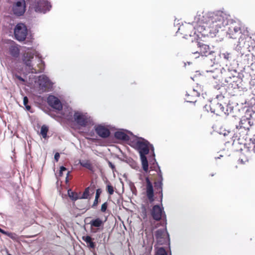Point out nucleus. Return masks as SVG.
<instances>
[{
	"label": "nucleus",
	"mask_w": 255,
	"mask_h": 255,
	"mask_svg": "<svg viewBox=\"0 0 255 255\" xmlns=\"http://www.w3.org/2000/svg\"><path fill=\"white\" fill-rule=\"evenodd\" d=\"M195 28L203 36L213 37L220 29L226 27V33L231 38L235 39L241 33L240 21L222 11L198 12L194 17Z\"/></svg>",
	"instance_id": "f257e3e1"
},
{
	"label": "nucleus",
	"mask_w": 255,
	"mask_h": 255,
	"mask_svg": "<svg viewBox=\"0 0 255 255\" xmlns=\"http://www.w3.org/2000/svg\"><path fill=\"white\" fill-rule=\"evenodd\" d=\"M149 142L141 137H136L134 139L130 140V145L139 154L143 170L147 172L148 170V164L146 155L149 153Z\"/></svg>",
	"instance_id": "f03ea898"
},
{
	"label": "nucleus",
	"mask_w": 255,
	"mask_h": 255,
	"mask_svg": "<svg viewBox=\"0 0 255 255\" xmlns=\"http://www.w3.org/2000/svg\"><path fill=\"white\" fill-rule=\"evenodd\" d=\"M193 22L191 24H188L186 26V28L189 30L194 28V31L191 32L189 34H185L184 36V37L186 39H188L189 37L190 40H191L192 43H195L197 46L198 50L193 52V54H199L202 56H207L209 55H211L214 52L210 49L209 46L199 41V35L197 34L196 31L198 33L199 32L196 28H195ZM199 33H200L199 32Z\"/></svg>",
	"instance_id": "7ed1b4c3"
},
{
	"label": "nucleus",
	"mask_w": 255,
	"mask_h": 255,
	"mask_svg": "<svg viewBox=\"0 0 255 255\" xmlns=\"http://www.w3.org/2000/svg\"><path fill=\"white\" fill-rule=\"evenodd\" d=\"M220 56L226 62V66L228 67V70L229 72L237 73L239 64L238 61L236 60L237 54L235 51H223L220 52Z\"/></svg>",
	"instance_id": "20e7f679"
},
{
	"label": "nucleus",
	"mask_w": 255,
	"mask_h": 255,
	"mask_svg": "<svg viewBox=\"0 0 255 255\" xmlns=\"http://www.w3.org/2000/svg\"><path fill=\"white\" fill-rule=\"evenodd\" d=\"M254 120H255V111L252 109H248L245 115L241 119L239 124L236 126V128L249 130L250 127L254 124Z\"/></svg>",
	"instance_id": "39448f33"
},
{
	"label": "nucleus",
	"mask_w": 255,
	"mask_h": 255,
	"mask_svg": "<svg viewBox=\"0 0 255 255\" xmlns=\"http://www.w3.org/2000/svg\"><path fill=\"white\" fill-rule=\"evenodd\" d=\"M249 32L246 31L242 33L236 45L238 50H240L243 47L249 48L251 46L255 45V33L249 34Z\"/></svg>",
	"instance_id": "423d86ee"
},
{
	"label": "nucleus",
	"mask_w": 255,
	"mask_h": 255,
	"mask_svg": "<svg viewBox=\"0 0 255 255\" xmlns=\"http://www.w3.org/2000/svg\"><path fill=\"white\" fill-rule=\"evenodd\" d=\"M248 50L247 47H243L240 50H238L236 48V46L235 47V50L238 52L237 54V58L238 62H241L245 66H249L251 65L252 67L255 66V63L254 62V59L253 58V56L250 52L246 53L245 50Z\"/></svg>",
	"instance_id": "0eeeda50"
},
{
	"label": "nucleus",
	"mask_w": 255,
	"mask_h": 255,
	"mask_svg": "<svg viewBox=\"0 0 255 255\" xmlns=\"http://www.w3.org/2000/svg\"><path fill=\"white\" fill-rule=\"evenodd\" d=\"M74 121L78 126L86 127L93 125V121L87 113L80 111H75L73 115Z\"/></svg>",
	"instance_id": "6e6552de"
},
{
	"label": "nucleus",
	"mask_w": 255,
	"mask_h": 255,
	"mask_svg": "<svg viewBox=\"0 0 255 255\" xmlns=\"http://www.w3.org/2000/svg\"><path fill=\"white\" fill-rule=\"evenodd\" d=\"M31 7L37 13H45L50 10L51 5L47 0H30Z\"/></svg>",
	"instance_id": "1a4fd4ad"
},
{
	"label": "nucleus",
	"mask_w": 255,
	"mask_h": 255,
	"mask_svg": "<svg viewBox=\"0 0 255 255\" xmlns=\"http://www.w3.org/2000/svg\"><path fill=\"white\" fill-rule=\"evenodd\" d=\"M34 58V54L31 52H25L22 56V62L24 65V68L28 73H37V71L33 68L32 63Z\"/></svg>",
	"instance_id": "9d476101"
},
{
	"label": "nucleus",
	"mask_w": 255,
	"mask_h": 255,
	"mask_svg": "<svg viewBox=\"0 0 255 255\" xmlns=\"http://www.w3.org/2000/svg\"><path fill=\"white\" fill-rule=\"evenodd\" d=\"M154 236L159 244H170L169 235L167 230L166 225H165L164 228L156 231Z\"/></svg>",
	"instance_id": "9b49d317"
},
{
	"label": "nucleus",
	"mask_w": 255,
	"mask_h": 255,
	"mask_svg": "<svg viewBox=\"0 0 255 255\" xmlns=\"http://www.w3.org/2000/svg\"><path fill=\"white\" fill-rule=\"evenodd\" d=\"M151 214L153 219L155 221H158L163 218L164 224L167 225L166 216L162 207V202L161 203V206L158 205L153 206Z\"/></svg>",
	"instance_id": "f8f14e48"
},
{
	"label": "nucleus",
	"mask_w": 255,
	"mask_h": 255,
	"mask_svg": "<svg viewBox=\"0 0 255 255\" xmlns=\"http://www.w3.org/2000/svg\"><path fill=\"white\" fill-rule=\"evenodd\" d=\"M15 39L19 41H24L27 34V29L26 25L22 23L16 24L14 29Z\"/></svg>",
	"instance_id": "ddd939ff"
},
{
	"label": "nucleus",
	"mask_w": 255,
	"mask_h": 255,
	"mask_svg": "<svg viewBox=\"0 0 255 255\" xmlns=\"http://www.w3.org/2000/svg\"><path fill=\"white\" fill-rule=\"evenodd\" d=\"M13 14L16 16L23 15L26 11V3L25 0H16L12 6Z\"/></svg>",
	"instance_id": "4468645a"
},
{
	"label": "nucleus",
	"mask_w": 255,
	"mask_h": 255,
	"mask_svg": "<svg viewBox=\"0 0 255 255\" xmlns=\"http://www.w3.org/2000/svg\"><path fill=\"white\" fill-rule=\"evenodd\" d=\"M47 103L52 108L58 111L62 109V105L60 100L53 95H49L47 98Z\"/></svg>",
	"instance_id": "2eb2a0df"
},
{
	"label": "nucleus",
	"mask_w": 255,
	"mask_h": 255,
	"mask_svg": "<svg viewBox=\"0 0 255 255\" xmlns=\"http://www.w3.org/2000/svg\"><path fill=\"white\" fill-rule=\"evenodd\" d=\"M146 183V196L150 203L154 201V190L152 183L149 180V178L147 177L145 178Z\"/></svg>",
	"instance_id": "dca6fc26"
},
{
	"label": "nucleus",
	"mask_w": 255,
	"mask_h": 255,
	"mask_svg": "<svg viewBox=\"0 0 255 255\" xmlns=\"http://www.w3.org/2000/svg\"><path fill=\"white\" fill-rule=\"evenodd\" d=\"M95 130L97 134L102 138H107L110 135V130L102 125L95 126Z\"/></svg>",
	"instance_id": "f3484780"
},
{
	"label": "nucleus",
	"mask_w": 255,
	"mask_h": 255,
	"mask_svg": "<svg viewBox=\"0 0 255 255\" xmlns=\"http://www.w3.org/2000/svg\"><path fill=\"white\" fill-rule=\"evenodd\" d=\"M217 101H214L213 103L214 108L213 111H212V113H214L216 114L217 115H220L222 114H225V103H222L221 102L222 101L217 100Z\"/></svg>",
	"instance_id": "a211bd4d"
},
{
	"label": "nucleus",
	"mask_w": 255,
	"mask_h": 255,
	"mask_svg": "<svg viewBox=\"0 0 255 255\" xmlns=\"http://www.w3.org/2000/svg\"><path fill=\"white\" fill-rule=\"evenodd\" d=\"M8 51L12 57L17 58L19 56L20 50L18 45L13 41H11L8 47Z\"/></svg>",
	"instance_id": "6ab92c4d"
},
{
	"label": "nucleus",
	"mask_w": 255,
	"mask_h": 255,
	"mask_svg": "<svg viewBox=\"0 0 255 255\" xmlns=\"http://www.w3.org/2000/svg\"><path fill=\"white\" fill-rule=\"evenodd\" d=\"M225 82L229 83L231 87L233 89H239L241 87L240 85L241 84L240 80L239 79L235 76H233V78L229 76L225 79Z\"/></svg>",
	"instance_id": "aec40b11"
},
{
	"label": "nucleus",
	"mask_w": 255,
	"mask_h": 255,
	"mask_svg": "<svg viewBox=\"0 0 255 255\" xmlns=\"http://www.w3.org/2000/svg\"><path fill=\"white\" fill-rule=\"evenodd\" d=\"M39 85L42 87L50 88L52 87L53 83L46 75H42L39 77Z\"/></svg>",
	"instance_id": "412c9836"
},
{
	"label": "nucleus",
	"mask_w": 255,
	"mask_h": 255,
	"mask_svg": "<svg viewBox=\"0 0 255 255\" xmlns=\"http://www.w3.org/2000/svg\"><path fill=\"white\" fill-rule=\"evenodd\" d=\"M104 222L99 218H97L96 219L92 220L89 224L91 225V230L93 233H96L97 231L95 230H93V227H96L98 228V229H100L101 227H103L104 226Z\"/></svg>",
	"instance_id": "4be33fe9"
},
{
	"label": "nucleus",
	"mask_w": 255,
	"mask_h": 255,
	"mask_svg": "<svg viewBox=\"0 0 255 255\" xmlns=\"http://www.w3.org/2000/svg\"><path fill=\"white\" fill-rule=\"evenodd\" d=\"M154 186L156 194L159 196L160 202H162L163 199V181H156L154 182Z\"/></svg>",
	"instance_id": "5701e85b"
},
{
	"label": "nucleus",
	"mask_w": 255,
	"mask_h": 255,
	"mask_svg": "<svg viewBox=\"0 0 255 255\" xmlns=\"http://www.w3.org/2000/svg\"><path fill=\"white\" fill-rule=\"evenodd\" d=\"M115 137L116 138L123 141H128L129 137L124 131L120 130L115 132Z\"/></svg>",
	"instance_id": "b1692460"
},
{
	"label": "nucleus",
	"mask_w": 255,
	"mask_h": 255,
	"mask_svg": "<svg viewBox=\"0 0 255 255\" xmlns=\"http://www.w3.org/2000/svg\"><path fill=\"white\" fill-rule=\"evenodd\" d=\"M215 88L217 90H219L220 94H217L216 96V99L219 101H222L224 100L225 97L223 94V92H225V88L221 85L217 84L214 86Z\"/></svg>",
	"instance_id": "393cba45"
},
{
	"label": "nucleus",
	"mask_w": 255,
	"mask_h": 255,
	"mask_svg": "<svg viewBox=\"0 0 255 255\" xmlns=\"http://www.w3.org/2000/svg\"><path fill=\"white\" fill-rule=\"evenodd\" d=\"M82 240L86 242L88 248L91 249H94L95 248L96 244L93 241L94 239L91 237L89 236H83Z\"/></svg>",
	"instance_id": "a878e982"
},
{
	"label": "nucleus",
	"mask_w": 255,
	"mask_h": 255,
	"mask_svg": "<svg viewBox=\"0 0 255 255\" xmlns=\"http://www.w3.org/2000/svg\"><path fill=\"white\" fill-rule=\"evenodd\" d=\"M68 195L69 198L73 201H75L78 199H80L77 193L73 191L71 189L68 190Z\"/></svg>",
	"instance_id": "bb28decb"
},
{
	"label": "nucleus",
	"mask_w": 255,
	"mask_h": 255,
	"mask_svg": "<svg viewBox=\"0 0 255 255\" xmlns=\"http://www.w3.org/2000/svg\"><path fill=\"white\" fill-rule=\"evenodd\" d=\"M154 164H155V165L156 166V169H155L154 170L156 171L157 175H158V179L157 181H163V178L162 176V173L160 170V167L158 165V164L156 161V162H154Z\"/></svg>",
	"instance_id": "cd10ccee"
},
{
	"label": "nucleus",
	"mask_w": 255,
	"mask_h": 255,
	"mask_svg": "<svg viewBox=\"0 0 255 255\" xmlns=\"http://www.w3.org/2000/svg\"><path fill=\"white\" fill-rule=\"evenodd\" d=\"M225 115H228L233 112L234 108L230 104H226L225 103Z\"/></svg>",
	"instance_id": "c85d7f7f"
},
{
	"label": "nucleus",
	"mask_w": 255,
	"mask_h": 255,
	"mask_svg": "<svg viewBox=\"0 0 255 255\" xmlns=\"http://www.w3.org/2000/svg\"><path fill=\"white\" fill-rule=\"evenodd\" d=\"M48 131V128L45 125H43L41 127L40 133L43 138H45L47 137V132Z\"/></svg>",
	"instance_id": "c756f323"
},
{
	"label": "nucleus",
	"mask_w": 255,
	"mask_h": 255,
	"mask_svg": "<svg viewBox=\"0 0 255 255\" xmlns=\"http://www.w3.org/2000/svg\"><path fill=\"white\" fill-rule=\"evenodd\" d=\"M206 72L207 73L211 72L212 73H214V74L212 76L213 79H217L218 77V74L219 73V69L215 68L213 70H206Z\"/></svg>",
	"instance_id": "7c9ffc66"
},
{
	"label": "nucleus",
	"mask_w": 255,
	"mask_h": 255,
	"mask_svg": "<svg viewBox=\"0 0 255 255\" xmlns=\"http://www.w3.org/2000/svg\"><path fill=\"white\" fill-rule=\"evenodd\" d=\"M81 165L89 170H92V165L89 161H83L82 162H80Z\"/></svg>",
	"instance_id": "2f4dec72"
},
{
	"label": "nucleus",
	"mask_w": 255,
	"mask_h": 255,
	"mask_svg": "<svg viewBox=\"0 0 255 255\" xmlns=\"http://www.w3.org/2000/svg\"><path fill=\"white\" fill-rule=\"evenodd\" d=\"M89 190H90V187H87L85 189V190H84V191L82 196L80 197V199H88V197L89 196Z\"/></svg>",
	"instance_id": "473e14b6"
},
{
	"label": "nucleus",
	"mask_w": 255,
	"mask_h": 255,
	"mask_svg": "<svg viewBox=\"0 0 255 255\" xmlns=\"http://www.w3.org/2000/svg\"><path fill=\"white\" fill-rule=\"evenodd\" d=\"M155 255H167V253L163 247H160L157 250Z\"/></svg>",
	"instance_id": "72a5a7b5"
},
{
	"label": "nucleus",
	"mask_w": 255,
	"mask_h": 255,
	"mask_svg": "<svg viewBox=\"0 0 255 255\" xmlns=\"http://www.w3.org/2000/svg\"><path fill=\"white\" fill-rule=\"evenodd\" d=\"M220 134H223L225 137L230 136L232 138H234V137L233 136V133L229 130H223L220 132Z\"/></svg>",
	"instance_id": "f704fd0d"
},
{
	"label": "nucleus",
	"mask_w": 255,
	"mask_h": 255,
	"mask_svg": "<svg viewBox=\"0 0 255 255\" xmlns=\"http://www.w3.org/2000/svg\"><path fill=\"white\" fill-rule=\"evenodd\" d=\"M149 150H151V151L152 153V155H153V160H151L150 162H153V164L154 165V162H156V159L155 158V155L154 153V148L153 145L152 144H150V143H149Z\"/></svg>",
	"instance_id": "c9c22d12"
},
{
	"label": "nucleus",
	"mask_w": 255,
	"mask_h": 255,
	"mask_svg": "<svg viewBox=\"0 0 255 255\" xmlns=\"http://www.w3.org/2000/svg\"><path fill=\"white\" fill-rule=\"evenodd\" d=\"M248 48V52H250L253 56V58L254 59V62L255 63V45L251 46Z\"/></svg>",
	"instance_id": "e433bc0d"
},
{
	"label": "nucleus",
	"mask_w": 255,
	"mask_h": 255,
	"mask_svg": "<svg viewBox=\"0 0 255 255\" xmlns=\"http://www.w3.org/2000/svg\"><path fill=\"white\" fill-rule=\"evenodd\" d=\"M186 96L187 97L186 102L188 103H195L196 102V97H192V94L190 95L188 92L186 93Z\"/></svg>",
	"instance_id": "4c0bfd02"
},
{
	"label": "nucleus",
	"mask_w": 255,
	"mask_h": 255,
	"mask_svg": "<svg viewBox=\"0 0 255 255\" xmlns=\"http://www.w3.org/2000/svg\"><path fill=\"white\" fill-rule=\"evenodd\" d=\"M214 105H213V103L212 104V105H206L204 106V109L205 111L209 112V111L211 112V113H212V111H213V108H214Z\"/></svg>",
	"instance_id": "58836bf2"
},
{
	"label": "nucleus",
	"mask_w": 255,
	"mask_h": 255,
	"mask_svg": "<svg viewBox=\"0 0 255 255\" xmlns=\"http://www.w3.org/2000/svg\"><path fill=\"white\" fill-rule=\"evenodd\" d=\"M13 240H16L17 239V236L16 234L13 233L8 232L7 236Z\"/></svg>",
	"instance_id": "ea45409f"
},
{
	"label": "nucleus",
	"mask_w": 255,
	"mask_h": 255,
	"mask_svg": "<svg viewBox=\"0 0 255 255\" xmlns=\"http://www.w3.org/2000/svg\"><path fill=\"white\" fill-rule=\"evenodd\" d=\"M250 84L252 86L251 87L252 93L254 96H255V79L254 81H251Z\"/></svg>",
	"instance_id": "a19ab883"
},
{
	"label": "nucleus",
	"mask_w": 255,
	"mask_h": 255,
	"mask_svg": "<svg viewBox=\"0 0 255 255\" xmlns=\"http://www.w3.org/2000/svg\"><path fill=\"white\" fill-rule=\"evenodd\" d=\"M107 190L108 193L110 195H112L114 193V190L113 187L111 185H107Z\"/></svg>",
	"instance_id": "79ce46f5"
},
{
	"label": "nucleus",
	"mask_w": 255,
	"mask_h": 255,
	"mask_svg": "<svg viewBox=\"0 0 255 255\" xmlns=\"http://www.w3.org/2000/svg\"><path fill=\"white\" fill-rule=\"evenodd\" d=\"M108 207V203L107 202H105L102 205L101 211L102 212H105L107 210Z\"/></svg>",
	"instance_id": "37998d69"
},
{
	"label": "nucleus",
	"mask_w": 255,
	"mask_h": 255,
	"mask_svg": "<svg viewBox=\"0 0 255 255\" xmlns=\"http://www.w3.org/2000/svg\"><path fill=\"white\" fill-rule=\"evenodd\" d=\"M191 94H192V97H199L200 96V93L199 92H198L195 89H193Z\"/></svg>",
	"instance_id": "c03bdc74"
},
{
	"label": "nucleus",
	"mask_w": 255,
	"mask_h": 255,
	"mask_svg": "<svg viewBox=\"0 0 255 255\" xmlns=\"http://www.w3.org/2000/svg\"><path fill=\"white\" fill-rule=\"evenodd\" d=\"M98 202H99V198H95L94 203H93V205H92L91 207L92 208H95L97 206Z\"/></svg>",
	"instance_id": "a18cd8bd"
},
{
	"label": "nucleus",
	"mask_w": 255,
	"mask_h": 255,
	"mask_svg": "<svg viewBox=\"0 0 255 255\" xmlns=\"http://www.w3.org/2000/svg\"><path fill=\"white\" fill-rule=\"evenodd\" d=\"M101 193H102L101 189H97L96 190L95 198H99L100 196Z\"/></svg>",
	"instance_id": "49530a36"
},
{
	"label": "nucleus",
	"mask_w": 255,
	"mask_h": 255,
	"mask_svg": "<svg viewBox=\"0 0 255 255\" xmlns=\"http://www.w3.org/2000/svg\"><path fill=\"white\" fill-rule=\"evenodd\" d=\"M15 77L18 80L21 81V82H24L25 81V80L24 79V78H23L22 77H21L20 76L17 75V74H15Z\"/></svg>",
	"instance_id": "de8ad7c7"
},
{
	"label": "nucleus",
	"mask_w": 255,
	"mask_h": 255,
	"mask_svg": "<svg viewBox=\"0 0 255 255\" xmlns=\"http://www.w3.org/2000/svg\"><path fill=\"white\" fill-rule=\"evenodd\" d=\"M60 157V154L59 153L57 152L54 155V159L56 161H58Z\"/></svg>",
	"instance_id": "09e8293b"
},
{
	"label": "nucleus",
	"mask_w": 255,
	"mask_h": 255,
	"mask_svg": "<svg viewBox=\"0 0 255 255\" xmlns=\"http://www.w3.org/2000/svg\"><path fill=\"white\" fill-rule=\"evenodd\" d=\"M28 99L27 97H24L23 98V104L24 106H26V105H28Z\"/></svg>",
	"instance_id": "8fccbe9b"
},
{
	"label": "nucleus",
	"mask_w": 255,
	"mask_h": 255,
	"mask_svg": "<svg viewBox=\"0 0 255 255\" xmlns=\"http://www.w3.org/2000/svg\"><path fill=\"white\" fill-rule=\"evenodd\" d=\"M108 164L109 166L112 168V169L114 171V170L115 169V166L114 164H113L111 162L109 161Z\"/></svg>",
	"instance_id": "3c124183"
},
{
	"label": "nucleus",
	"mask_w": 255,
	"mask_h": 255,
	"mask_svg": "<svg viewBox=\"0 0 255 255\" xmlns=\"http://www.w3.org/2000/svg\"><path fill=\"white\" fill-rule=\"evenodd\" d=\"M0 232L1 233H2V234L5 235L6 236H7L8 233V232L5 231L3 229H1L0 228Z\"/></svg>",
	"instance_id": "603ef678"
},
{
	"label": "nucleus",
	"mask_w": 255,
	"mask_h": 255,
	"mask_svg": "<svg viewBox=\"0 0 255 255\" xmlns=\"http://www.w3.org/2000/svg\"><path fill=\"white\" fill-rule=\"evenodd\" d=\"M60 171L63 172L64 171L67 170V168L65 167L62 166L60 168Z\"/></svg>",
	"instance_id": "864d4df0"
},
{
	"label": "nucleus",
	"mask_w": 255,
	"mask_h": 255,
	"mask_svg": "<svg viewBox=\"0 0 255 255\" xmlns=\"http://www.w3.org/2000/svg\"><path fill=\"white\" fill-rule=\"evenodd\" d=\"M70 172V171H68V172L67 173V176H66V182H68V176L69 175Z\"/></svg>",
	"instance_id": "5fc2aeb1"
},
{
	"label": "nucleus",
	"mask_w": 255,
	"mask_h": 255,
	"mask_svg": "<svg viewBox=\"0 0 255 255\" xmlns=\"http://www.w3.org/2000/svg\"><path fill=\"white\" fill-rule=\"evenodd\" d=\"M25 107L26 109L28 111H29L31 109V107L28 105H26V106H25Z\"/></svg>",
	"instance_id": "6e6d98bb"
},
{
	"label": "nucleus",
	"mask_w": 255,
	"mask_h": 255,
	"mask_svg": "<svg viewBox=\"0 0 255 255\" xmlns=\"http://www.w3.org/2000/svg\"><path fill=\"white\" fill-rule=\"evenodd\" d=\"M63 175V172L62 171H60V170L59 171V176H62Z\"/></svg>",
	"instance_id": "4d7b16f0"
},
{
	"label": "nucleus",
	"mask_w": 255,
	"mask_h": 255,
	"mask_svg": "<svg viewBox=\"0 0 255 255\" xmlns=\"http://www.w3.org/2000/svg\"><path fill=\"white\" fill-rule=\"evenodd\" d=\"M184 28V26H182V27H180V28H178V31H179V30H181V29H183V28Z\"/></svg>",
	"instance_id": "13d9d810"
},
{
	"label": "nucleus",
	"mask_w": 255,
	"mask_h": 255,
	"mask_svg": "<svg viewBox=\"0 0 255 255\" xmlns=\"http://www.w3.org/2000/svg\"><path fill=\"white\" fill-rule=\"evenodd\" d=\"M110 255H115L113 253H110Z\"/></svg>",
	"instance_id": "bf43d9fd"
},
{
	"label": "nucleus",
	"mask_w": 255,
	"mask_h": 255,
	"mask_svg": "<svg viewBox=\"0 0 255 255\" xmlns=\"http://www.w3.org/2000/svg\"><path fill=\"white\" fill-rule=\"evenodd\" d=\"M129 133H130V134H132V132H131L130 131H128Z\"/></svg>",
	"instance_id": "052dcab7"
},
{
	"label": "nucleus",
	"mask_w": 255,
	"mask_h": 255,
	"mask_svg": "<svg viewBox=\"0 0 255 255\" xmlns=\"http://www.w3.org/2000/svg\"><path fill=\"white\" fill-rule=\"evenodd\" d=\"M211 175L212 176H213L214 175V174H212Z\"/></svg>",
	"instance_id": "680f3d73"
},
{
	"label": "nucleus",
	"mask_w": 255,
	"mask_h": 255,
	"mask_svg": "<svg viewBox=\"0 0 255 255\" xmlns=\"http://www.w3.org/2000/svg\"><path fill=\"white\" fill-rule=\"evenodd\" d=\"M254 149L255 150V148H254Z\"/></svg>",
	"instance_id": "e2e57ef3"
},
{
	"label": "nucleus",
	"mask_w": 255,
	"mask_h": 255,
	"mask_svg": "<svg viewBox=\"0 0 255 255\" xmlns=\"http://www.w3.org/2000/svg\"><path fill=\"white\" fill-rule=\"evenodd\" d=\"M254 149L255 150V148H254Z\"/></svg>",
	"instance_id": "0e129e2a"
}]
</instances>
